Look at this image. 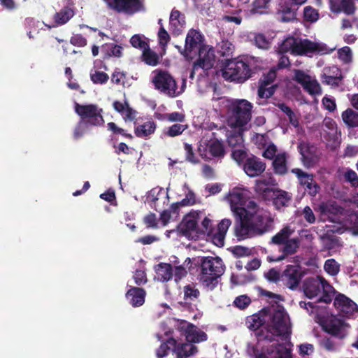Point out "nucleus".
Segmentation results:
<instances>
[{
	"mask_svg": "<svg viewBox=\"0 0 358 358\" xmlns=\"http://www.w3.org/2000/svg\"><path fill=\"white\" fill-rule=\"evenodd\" d=\"M156 129V124L153 121H148L135 127V135L138 138H147L152 134Z\"/></svg>",
	"mask_w": 358,
	"mask_h": 358,
	"instance_id": "36",
	"label": "nucleus"
},
{
	"mask_svg": "<svg viewBox=\"0 0 358 358\" xmlns=\"http://www.w3.org/2000/svg\"><path fill=\"white\" fill-rule=\"evenodd\" d=\"M276 358H292L291 350L283 344H275Z\"/></svg>",
	"mask_w": 358,
	"mask_h": 358,
	"instance_id": "63",
	"label": "nucleus"
},
{
	"mask_svg": "<svg viewBox=\"0 0 358 358\" xmlns=\"http://www.w3.org/2000/svg\"><path fill=\"white\" fill-rule=\"evenodd\" d=\"M271 0H254L252 3L250 13L252 14H266L269 6Z\"/></svg>",
	"mask_w": 358,
	"mask_h": 358,
	"instance_id": "46",
	"label": "nucleus"
},
{
	"mask_svg": "<svg viewBox=\"0 0 358 358\" xmlns=\"http://www.w3.org/2000/svg\"><path fill=\"white\" fill-rule=\"evenodd\" d=\"M176 340L173 338H169L165 342H163L159 348L157 350L156 354L158 358L166 357L171 350L174 353L176 348Z\"/></svg>",
	"mask_w": 358,
	"mask_h": 358,
	"instance_id": "41",
	"label": "nucleus"
},
{
	"mask_svg": "<svg viewBox=\"0 0 358 358\" xmlns=\"http://www.w3.org/2000/svg\"><path fill=\"white\" fill-rule=\"evenodd\" d=\"M107 128L108 130L110 131L113 134H120L129 140L133 139V136L131 134L127 133V131L124 129L119 127L115 122H108L107 124Z\"/></svg>",
	"mask_w": 358,
	"mask_h": 358,
	"instance_id": "52",
	"label": "nucleus"
},
{
	"mask_svg": "<svg viewBox=\"0 0 358 358\" xmlns=\"http://www.w3.org/2000/svg\"><path fill=\"white\" fill-rule=\"evenodd\" d=\"M243 131L239 130L238 131H230L227 134V143L229 147L236 149L244 148L243 145Z\"/></svg>",
	"mask_w": 358,
	"mask_h": 358,
	"instance_id": "39",
	"label": "nucleus"
},
{
	"mask_svg": "<svg viewBox=\"0 0 358 358\" xmlns=\"http://www.w3.org/2000/svg\"><path fill=\"white\" fill-rule=\"evenodd\" d=\"M251 303V299L247 295H241L237 296L234 301V306L236 308L243 310L246 308Z\"/></svg>",
	"mask_w": 358,
	"mask_h": 358,
	"instance_id": "59",
	"label": "nucleus"
},
{
	"mask_svg": "<svg viewBox=\"0 0 358 358\" xmlns=\"http://www.w3.org/2000/svg\"><path fill=\"white\" fill-rule=\"evenodd\" d=\"M334 73V75L323 73L321 76L322 82L332 87H338L343 79L342 72L336 66L328 68V73Z\"/></svg>",
	"mask_w": 358,
	"mask_h": 358,
	"instance_id": "31",
	"label": "nucleus"
},
{
	"mask_svg": "<svg viewBox=\"0 0 358 358\" xmlns=\"http://www.w3.org/2000/svg\"><path fill=\"white\" fill-rule=\"evenodd\" d=\"M143 223L147 228H158V220L156 215L153 213H150L143 217Z\"/></svg>",
	"mask_w": 358,
	"mask_h": 358,
	"instance_id": "61",
	"label": "nucleus"
},
{
	"mask_svg": "<svg viewBox=\"0 0 358 358\" xmlns=\"http://www.w3.org/2000/svg\"><path fill=\"white\" fill-rule=\"evenodd\" d=\"M244 148H239L234 149L231 153L232 158L238 164L244 163L247 157V152L243 149Z\"/></svg>",
	"mask_w": 358,
	"mask_h": 358,
	"instance_id": "60",
	"label": "nucleus"
},
{
	"mask_svg": "<svg viewBox=\"0 0 358 358\" xmlns=\"http://www.w3.org/2000/svg\"><path fill=\"white\" fill-rule=\"evenodd\" d=\"M252 62V58L248 57L226 59L222 69V77L229 82L244 83L255 74Z\"/></svg>",
	"mask_w": 358,
	"mask_h": 358,
	"instance_id": "2",
	"label": "nucleus"
},
{
	"mask_svg": "<svg viewBox=\"0 0 358 358\" xmlns=\"http://www.w3.org/2000/svg\"><path fill=\"white\" fill-rule=\"evenodd\" d=\"M294 232V230L287 225L271 238V243L277 245H282L290 238Z\"/></svg>",
	"mask_w": 358,
	"mask_h": 358,
	"instance_id": "34",
	"label": "nucleus"
},
{
	"mask_svg": "<svg viewBox=\"0 0 358 358\" xmlns=\"http://www.w3.org/2000/svg\"><path fill=\"white\" fill-rule=\"evenodd\" d=\"M329 285L327 281L319 277L307 278L303 283L304 294L309 299L317 296L321 292V288L324 289V285Z\"/></svg>",
	"mask_w": 358,
	"mask_h": 358,
	"instance_id": "20",
	"label": "nucleus"
},
{
	"mask_svg": "<svg viewBox=\"0 0 358 358\" xmlns=\"http://www.w3.org/2000/svg\"><path fill=\"white\" fill-rule=\"evenodd\" d=\"M289 1H286L285 3H280L278 13L281 14V21L284 22H288L295 19L296 13L293 9H292Z\"/></svg>",
	"mask_w": 358,
	"mask_h": 358,
	"instance_id": "40",
	"label": "nucleus"
},
{
	"mask_svg": "<svg viewBox=\"0 0 358 358\" xmlns=\"http://www.w3.org/2000/svg\"><path fill=\"white\" fill-rule=\"evenodd\" d=\"M253 354L255 358H276L275 344L264 347L261 350L253 348Z\"/></svg>",
	"mask_w": 358,
	"mask_h": 358,
	"instance_id": "43",
	"label": "nucleus"
},
{
	"mask_svg": "<svg viewBox=\"0 0 358 358\" xmlns=\"http://www.w3.org/2000/svg\"><path fill=\"white\" fill-rule=\"evenodd\" d=\"M245 198L239 192L230 195L231 210L236 217L234 234L238 240L261 236L269 231L272 220L264 215L254 201L243 207Z\"/></svg>",
	"mask_w": 358,
	"mask_h": 358,
	"instance_id": "1",
	"label": "nucleus"
},
{
	"mask_svg": "<svg viewBox=\"0 0 358 358\" xmlns=\"http://www.w3.org/2000/svg\"><path fill=\"white\" fill-rule=\"evenodd\" d=\"M297 42V38L291 36L285 39L279 47L281 52H291L292 55H295V45Z\"/></svg>",
	"mask_w": 358,
	"mask_h": 358,
	"instance_id": "49",
	"label": "nucleus"
},
{
	"mask_svg": "<svg viewBox=\"0 0 358 358\" xmlns=\"http://www.w3.org/2000/svg\"><path fill=\"white\" fill-rule=\"evenodd\" d=\"M292 172L297 176L300 184L305 188L309 194L311 196H315L318 193L320 187L314 180L313 176L312 174H308L300 169H294L292 170Z\"/></svg>",
	"mask_w": 358,
	"mask_h": 358,
	"instance_id": "19",
	"label": "nucleus"
},
{
	"mask_svg": "<svg viewBox=\"0 0 358 358\" xmlns=\"http://www.w3.org/2000/svg\"><path fill=\"white\" fill-rule=\"evenodd\" d=\"M199 213H191L187 215L178 226V231L185 236L195 234L198 237V220Z\"/></svg>",
	"mask_w": 358,
	"mask_h": 358,
	"instance_id": "16",
	"label": "nucleus"
},
{
	"mask_svg": "<svg viewBox=\"0 0 358 358\" xmlns=\"http://www.w3.org/2000/svg\"><path fill=\"white\" fill-rule=\"evenodd\" d=\"M324 270L331 275H336L340 271V266L334 259H327L324 266Z\"/></svg>",
	"mask_w": 358,
	"mask_h": 358,
	"instance_id": "51",
	"label": "nucleus"
},
{
	"mask_svg": "<svg viewBox=\"0 0 358 358\" xmlns=\"http://www.w3.org/2000/svg\"><path fill=\"white\" fill-rule=\"evenodd\" d=\"M264 276L271 282H277L281 280V274L274 268L269 269L266 273H265Z\"/></svg>",
	"mask_w": 358,
	"mask_h": 358,
	"instance_id": "64",
	"label": "nucleus"
},
{
	"mask_svg": "<svg viewBox=\"0 0 358 358\" xmlns=\"http://www.w3.org/2000/svg\"><path fill=\"white\" fill-rule=\"evenodd\" d=\"M303 17L307 22H316L319 17L318 11L311 6H306L303 10Z\"/></svg>",
	"mask_w": 358,
	"mask_h": 358,
	"instance_id": "53",
	"label": "nucleus"
},
{
	"mask_svg": "<svg viewBox=\"0 0 358 358\" xmlns=\"http://www.w3.org/2000/svg\"><path fill=\"white\" fill-rule=\"evenodd\" d=\"M303 276L299 265H287L281 273V280L290 289H296Z\"/></svg>",
	"mask_w": 358,
	"mask_h": 358,
	"instance_id": "14",
	"label": "nucleus"
},
{
	"mask_svg": "<svg viewBox=\"0 0 358 358\" xmlns=\"http://www.w3.org/2000/svg\"><path fill=\"white\" fill-rule=\"evenodd\" d=\"M152 83L155 89L169 97H176L180 94L186 86V80L183 79L180 90H178V86L173 77L165 70L156 69L153 72Z\"/></svg>",
	"mask_w": 358,
	"mask_h": 358,
	"instance_id": "6",
	"label": "nucleus"
},
{
	"mask_svg": "<svg viewBox=\"0 0 358 358\" xmlns=\"http://www.w3.org/2000/svg\"><path fill=\"white\" fill-rule=\"evenodd\" d=\"M274 173L278 175H285L287 173L286 153L277 155L273 161Z\"/></svg>",
	"mask_w": 358,
	"mask_h": 358,
	"instance_id": "37",
	"label": "nucleus"
},
{
	"mask_svg": "<svg viewBox=\"0 0 358 358\" xmlns=\"http://www.w3.org/2000/svg\"><path fill=\"white\" fill-rule=\"evenodd\" d=\"M184 299L189 301H198L200 296V292L193 283L185 285L183 288Z\"/></svg>",
	"mask_w": 358,
	"mask_h": 358,
	"instance_id": "44",
	"label": "nucleus"
},
{
	"mask_svg": "<svg viewBox=\"0 0 358 358\" xmlns=\"http://www.w3.org/2000/svg\"><path fill=\"white\" fill-rule=\"evenodd\" d=\"M298 148L301 155L303 164L306 167H310L315 162V145L307 142H301Z\"/></svg>",
	"mask_w": 358,
	"mask_h": 358,
	"instance_id": "25",
	"label": "nucleus"
},
{
	"mask_svg": "<svg viewBox=\"0 0 358 358\" xmlns=\"http://www.w3.org/2000/svg\"><path fill=\"white\" fill-rule=\"evenodd\" d=\"M145 295L146 292L143 288L131 287L125 296L133 307H139L145 303Z\"/></svg>",
	"mask_w": 358,
	"mask_h": 358,
	"instance_id": "27",
	"label": "nucleus"
},
{
	"mask_svg": "<svg viewBox=\"0 0 358 358\" xmlns=\"http://www.w3.org/2000/svg\"><path fill=\"white\" fill-rule=\"evenodd\" d=\"M203 40V37L201 34L194 29H191L189 30L186 38H185V49L183 51L180 52L184 56L187 52H192V51L203 48L206 51H211L210 50H207V48L202 44Z\"/></svg>",
	"mask_w": 358,
	"mask_h": 358,
	"instance_id": "17",
	"label": "nucleus"
},
{
	"mask_svg": "<svg viewBox=\"0 0 358 358\" xmlns=\"http://www.w3.org/2000/svg\"><path fill=\"white\" fill-rule=\"evenodd\" d=\"M252 104L246 99H234L228 106L229 122L231 127L241 128L252 118Z\"/></svg>",
	"mask_w": 358,
	"mask_h": 358,
	"instance_id": "5",
	"label": "nucleus"
},
{
	"mask_svg": "<svg viewBox=\"0 0 358 358\" xmlns=\"http://www.w3.org/2000/svg\"><path fill=\"white\" fill-rule=\"evenodd\" d=\"M215 231L213 221L208 217H205L201 221V225L198 224V237L206 236L213 241V235Z\"/></svg>",
	"mask_w": 358,
	"mask_h": 358,
	"instance_id": "38",
	"label": "nucleus"
},
{
	"mask_svg": "<svg viewBox=\"0 0 358 358\" xmlns=\"http://www.w3.org/2000/svg\"><path fill=\"white\" fill-rule=\"evenodd\" d=\"M344 178L345 181L350 183L352 187H358V176L355 171L352 169H348L344 173Z\"/></svg>",
	"mask_w": 358,
	"mask_h": 358,
	"instance_id": "62",
	"label": "nucleus"
},
{
	"mask_svg": "<svg viewBox=\"0 0 358 358\" xmlns=\"http://www.w3.org/2000/svg\"><path fill=\"white\" fill-rule=\"evenodd\" d=\"M329 52L325 44L313 42L308 39H297L295 55H324Z\"/></svg>",
	"mask_w": 358,
	"mask_h": 358,
	"instance_id": "9",
	"label": "nucleus"
},
{
	"mask_svg": "<svg viewBox=\"0 0 358 358\" xmlns=\"http://www.w3.org/2000/svg\"><path fill=\"white\" fill-rule=\"evenodd\" d=\"M76 8L73 2L68 0L65 5L53 15V21L56 26H62L66 24L76 13Z\"/></svg>",
	"mask_w": 358,
	"mask_h": 358,
	"instance_id": "22",
	"label": "nucleus"
},
{
	"mask_svg": "<svg viewBox=\"0 0 358 358\" xmlns=\"http://www.w3.org/2000/svg\"><path fill=\"white\" fill-rule=\"evenodd\" d=\"M184 149L185 150V159L191 162L194 164H198L199 162V159L196 157L195 153L194 152L192 146L187 143H184Z\"/></svg>",
	"mask_w": 358,
	"mask_h": 358,
	"instance_id": "58",
	"label": "nucleus"
},
{
	"mask_svg": "<svg viewBox=\"0 0 358 358\" xmlns=\"http://www.w3.org/2000/svg\"><path fill=\"white\" fill-rule=\"evenodd\" d=\"M231 221L229 219H223L217 224V229H215L213 235V243L217 247H223L224 238Z\"/></svg>",
	"mask_w": 358,
	"mask_h": 358,
	"instance_id": "26",
	"label": "nucleus"
},
{
	"mask_svg": "<svg viewBox=\"0 0 358 358\" xmlns=\"http://www.w3.org/2000/svg\"><path fill=\"white\" fill-rule=\"evenodd\" d=\"M198 352V348L191 343H178L176 341V348H174V353L177 358H187L194 355Z\"/></svg>",
	"mask_w": 358,
	"mask_h": 358,
	"instance_id": "32",
	"label": "nucleus"
},
{
	"mask_svg": "<svg viewBox=\"0 0 358 358\" xmlns=\"http://www.w3.org/2000/svg\"><path fill=\"white\" fill-rule=\"evenodd\" d=\"M277 76L275 69H270L266 73H264L258 82V96L261 99H268L271 97L277 88L276 85H271Z\"/></svg>",
	"mask_w": 358,
	"mask_h": 358,
	"instance_id": "10",
	"label": "nucleus"
},
{
	"mask_svg": "<svg viewBox=\"0 0 358 358\" xmlns=\"http://www.w3.org/2000/svg\"><path fill=\"white\" fill-rule=\"evenodd\" d=\"M334 306L342 317L350 318L358 313V306L343 294L336 296Z\"/></svg>",
	"mask_w": 358,
	"mask_h": 358,
	"instance_id": "12",
	"label": "nucleus"
},
{
	"mask_svg": "<svg viewBox=\"0 0 358 358\" xmlns=\"http://www.w3.org/2000/svg\"><path fill=\"white\" fill-rule=\"evenodd\" d=\"M293 80L297 83L300 84L303 87V90L309 94H322V89L317 80L315 79H312L309 75L306 74L302 70H294V76Z\"/></svg>",
	"mask_w": 358,
	"mask_h": 358,
	"instance_id": "13",
	"label": "nucleus"
},
{
	"mask_svg": "<svg viewBox=\"0 0 358 358\" xmlns=\"http://www.w3.org/2000/svg\"><path fill=\"white\" fill-rule=\"evenodd\" d=\"M275 179L268 178L267 179H259L255 181V191L257 194L261 195L265 200H268L275 188L270 187V185H274Z\"/></svg>",
	"mask_w": 358,
	"mask_h": 358,
	"instance_id": "29",
	"label": "nucleus"
},
{
	"mask_svg": "<svg viewBox=\"0 0 358 358\" xmlns=\"http://www.w3.org/2000/svg\"><path fill=\"white\" fill-rule=\"evenodd\" d=\"M75 111L83 120H86V122L90 125L101 126L104 122L101 115L102 109L95 104L80 105L76 103Z\"/></svg>",
	"mask_w": 358,
	"mask_h": 358,
	"instance_id": "7",
	"label": "nucleus"
},
{
	"mask_svg": "<svg viewBox=\"0 0 358 358\" xmlns=\"http://www.w3.org/2000/svg\"><path fill=\"white\" fill-rule=\"evenodd\" d=\"M234 51V45L229 41H222L217 47V52L223 57L231 56Z\"/></svg>",
	"mask_w": 358,
	"mask_h": 358,
	"instance_id": "50",
	"label": "nucleus"
},
{
	"mask_svg": "<svg viewBox=\"0 0 358 358\" xmlns=\"http://www.w3.org/2000/svg\"><path fill=\"white\" fill-rule=\"evenodd\" d=\"M142 59L146 64L152 66H157L159 63L158 55L152 50L150 47L143 51Z\"/></svg>",
	"mask_w": 358,
	"mask_h": 358,
	"instance_id": "45",
	"label": "nucleus"
},
{
	"mask_svg": "<svg viewBox=\"0 0 358 358\" xmlns=\"http://www.w3.org/2000/svg\"><path fill=\"white\" fill-rule=\"evenodd\" d=\"M197 264L200 268V282L208 289H213L218 283V278L224 273L225 266L222 259L219 257H201L198 258Z\"/></svg>",
	"mask_w": 358,
	"mask_h": 358,
	"instance_id": "3",
	"label": "nucleus"
},
{
	"mask_svg": "<svg viewBox=\"0 0 358 358\" xmlns=\"http://www.w3.org/2000/svg\"><path fill=\"white\" fill-rule=\"evenodd\" d=\"M266 312L267 308H263L258 313L249 315L246 317L245 324L247 327L253 331L259 330L262 327H266Z\"/></svg>",
	"mask_w": 358,
	"mask_h": 358,
	"instance_id": "24",
	"label": "nucleus"
},
{
	"mask_svg": "<svg viewBox=\"0 0 358 358\" xmlns=\"http://www.w3.org/2000/svg\"><path fill=\"white\" fill-rule=\"evenodd\" d=\"M345 323L343 320L336 317L328 319L322 326L324 331L333 336L342 339L345 334L343 332Z\"/></svg>",
	"mask_w": 358,
	"mask_h": 358,
	"instance_id": "23",
	"label": "nucleus"
},
{
	"mask_svg": "<svg viewBox=\"0 0 358 358\" xmlns=\"http://www.w3.org/2000/svg\"><path fill=\"white\" fill-rule=\"evenodd\" d=\"M155 271L157 275L158 279L162 282L170 280L173 275V268L171 264L161 262L155 266Z\"/></svg>",
	"mask_w": 358,
	"mask_h": 358,
	"instance_id": "33",
	"label": "nucleus"
},
{
	"mask_svg": "<svg viewBox=\"0 0 358 358\" xmlns=\"http://www.w3.org/2000/svg\"><path fill=\"white\" fill-rule=\"evenodd\" d=\"M90 78L93 83L103 85L108 82L109 77L105 72L96 71L94 73H90Z\"/></svg>",
	"mask_w": 358,
	"mask_h": 358,
	"instance_id": "56",
	"label": "nucleus"
},
{
	"mask_svg": "<svg viewBox=\"0 0 358 358\" xmlns=\"http://www.w3.org/2000/svg\"><path fill=\"white\" fill-rule=\"evenodd\" d=\"M253 43L259 49L268 50L271 47V41L262 33L255 34Z\"/></svg>",
	"mask_w": 358,
	"mask_h": 358,
	"instance_id": "47",
	"label": "nucleus"
},
{
	"mask_svg": "<svg viewBox=\"0 0 358 358\" xmlns=\"http://www.w3.org/2000/svg\"><path fill=\"white\" fill-rule=\"evenodd\" d=\"M268 200H273V203L277 209L287 206L292 200V195L287 192L275 188Z\"/></svg>",
	"mask_w": 358,
	"mask_h": 358,
	"instance_id": "28",
	"label": "nucleus"
},
{
	"mask_svg": "<svg viewBox=\"0 0 358 358\" xmlns=\"http://www.w3.org/2000/svg\"><path fill=\"white\" fill-rule=\"evenodd\" d=\"M179 330L182 336L185 337L186 341L192 344L199 343L208 340V335L192 323L183 321L180 323Z\"/></svg>",
	"mask_w": 358,
	"mask_h": 358,
	"instance_id": "11",
	"label": "nucleus"
},
{
	"mask_svg": "<svg viewBox=\"0 0 358 358\" xmlns=\"http://www.w3.org/2000/svg\"><path fill=\"white\" fill-rule=\"evenodd\" d=\"M301 241L299 237L289 238L282 245V248L280 249L282 254L278 257L268 256V260L270 262H280L286 259L288 256L295 254L300 247Z\"/></svg>",
	"mask_w": 358,
	"mask_h": 358,
	"instance_id": "21",
	"label": "nucleus"
},
{
	"mask_svg": "<svg viewBox=\"0 0 358 358\" xmlns=\"http://www.w3.org/2000/svg\"><path fill=\"white\" fill-rule=\"evenodd\" d=\"M215 57L212 51H206L203 48L200 49L199 57L193 63L189 78L193 79L196 71L200 69L203 70L204 72L211 69L215 64Z\"/></svg>",
	"mask_w": 358,
	"mask_h": 358,
	"instance_id": "15",
	"label": "nucleus"
},
{
	"mask_svg": "<svg viewBox=\"0 0 358 358\" xmlns=\"http://www.w3.org/2000/svg\"><path fill=\"white\" fill-rule=\"evenodd\" d=\"M108 8L117 13L132 15L143 8L141 0H103Z\"/></svg>",
	"mask_w": 358,
	"mask_h": 358,
	"instance_id": "8",
	"label": "nucleus"
},
{
	"mask_svg": "<svg viewBox=\"0 0 358 358\" xmlns=\"http://www.w3.org/2000/svg\"><path fill=\"white\" fill-rule=\"evenodd\" d=\"M344 123L350 128L358 127V112L352 108H348L342 113Z\"/></svg>",
	"mask_w": 358,
	"mask_h": 358,
	"instance_id": "42",
	"label": "nucleus"
},
{
	"mask_svg": "<svg viewBox=\"0 0 358 358\" xmlns=\"http://www.w3.org/2000/svg\"><path fill=\"white\" fill-rule=\"evenodd\" d=\"M157 38H158V43L159 45L163 50V53L165 54L166 49L167 47L168 43H169L171 40V37L169 34L167 32V31L165 29L163 25L159 27L158 34H157Z\"/></svg>",
	"mask_w": 358,
	"mask_h": 358,
	"instance_id": "48",
	"label": "nucleus"
},
{
	"mask_svg": "<svg viewBox=\"0 0 358 358\" xmlns=\"http://www.w3.org/2000/svg\"><path fill=\"white\" fill-rule=\"evenodd\" d=\"M185 24V15L179 10L173 8L171 10L169 18V26L172 33L176 35H179L181 34Z\"/></svg>",
	"mask_w": 358,
	"mask_h": 358,
	"instance_id": "30",
	"label": "nucleus"
},
{
	"mask_svg": "<svg viewBox=\"0 0 358 358\" xmlns=\"http://www.w3.org/2000/svg\"><path fill=\"white\" fill-rule=\"evenodd\" d=\"M266 164L259 157L251 155L243 164L244 172L250 178L259 176L266 169Z\"/></svg>",
	"mask_w": 358,
	"mask_h": 358,
	"instance_id": "18",
	"label": "nucleus"
},
{
	"mask_svg": "<svg viewBox=\"0 0 358 358\" xmlns=\"http://www.w3.org/2000/svg\"><path fill=\"white\" fill-rule=\"evenodd\" d=\"M187 128V125L174 124L168 128V130L165 132V134L170 137H175L180 135Z\"/></svg>",
	"mask_w": 358,
	"mask_h": 358,
	"instance_id": "55",
	"label": "nucleus"
},
{
	"mask_svg": "<svg viewBox=\"0 0 358 358\" xmlns=\"http://www.w3.org/2000/svg\"><path fill=\"white\" fill-rule=\"evenodd\" d=\"M266 315L267 325L265 329L267 334H264V331L261 330L257 332V336L259 340L273 342L274 336H281L287 330L286 312L283 306H279L277 309L273 310L267 308Z\"/></svg>",
	"mask_w": 358,
	"mask_h": 358,
	"instance_id": "4",
	"label": "nucleus"
},
{
	"mask_svg": "<svg viewBox=\"0 0 358 358\" xmlns=\"http://www.w3.org/2000/svg\"><path fill=\"white\" fill-rule=\"evenodd\" d=\"M206 148L208 150L210 155L215 158H222L225 155L224 145L222 141L215 139L210 141Z\"/></svg>",
	"mask_w": 358,
	"mask_h": 358,
	"instance_id": "35",
	"label": "nucleus"
},
{
	"mask_svg": "<svg viewBox=\"0 0 358 358\" xmlns=\"http://www.w3.org/2000/svg\"><path fill=\"white\" fill-rule=\"evenodd\" d=\"M320 345L328 352H334L337 350L336 342L330 337L324 336L320 340Z\"/></svg>",
	"mask_w": 358,
	"mask_h": 358,
	"instance_id": "54",
	"label": "nucleus"
},
{
	"mask_svg": "<svg viewBox=\"0 0 358 358\" xmlns=\"http://www.w3.org/2000/svg\"><path fill=\"white\" fill-rule=\"evenodd\" d=\"M130 43L134 48H139L143 50V51L149 47V44L138 34L134 35L131 38Z\"/></svg>",
	"mask_w": 358,
	"mask_h": 358,
	"instance_id": "57",
	"label": "nucleus"
}]
</instances>
